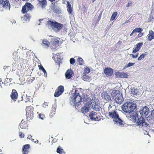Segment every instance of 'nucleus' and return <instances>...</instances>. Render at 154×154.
Returning <instances> with one entry per match:
<instances>
[{"label": "nucleus", "instance_id": "obj_48", "mask_svg": "<svg viewBox=\"0 0 154 154\" xmlns=\"http://www.w3.org/2000/svg\"><path fill=\"white\" fill-rule=\"evenodd\" d=\"M130 56H132V57L134 58H136L138 56V54H136L135 55H134L133 54H130Z\"/></svg>", "mask_w": 154, "mask_h": 154}, {"label": "nucleus", "instance_id": "obj_34", "mask_svg": "<svg viewBox=\"0 0 154 154\" xmlns=\"http://www.w3.org/2000/svg\"><path fill=\"white\" fill-rule=\"evenodd\" d=\"M147 54V52H145L144 54H141L139 57L138 58V60H142L145 57V56Z\"/></svg>", "mask_w": 154, "mask_h": 154}, {"label": "nucleus", "instance_id": "obj_30", "mask_svg": "<svg viewBox=\"0 0 154 154\" xmlns=\"http://www.w3.org/2000/svg\"><path fill=\"white\" fill-rule=\"evenodd\" d=\"M87 74L85 73H83L82 77L83 80L86 81H88L90 79L89 76Z\"/></svg>", "mask_w": 154, "mask_h": 154}, {"label": "nucleus", "instance_id": "obj_19", "mask_svg": "<svg viewBox=\"0 0 154 154\" xmlns=\"http://www.w3.org/2000/svg\"><path fill=\"white\" fill-rule=\"evenodd\" d=\"M101 97L102 98L106 101H109L111 100L110 96L108 95L107 92L103 91L101 94Z\"/></svg>", "mask_w": 154, "mask_h": 154}, {"label": "nucleus", "instance_id": "obj_33", "mask_svg": "<svg viewBox=\"0 0 154 154\" xmlns=\"http://www.w3.org/2000/svg\"><path fill=\"white\" fill-rule=\"evenodd\" d=\"M143 29L141 28H137L133 30V33L140 32L142 31Z\"/></svg>", "mask_w": 154, "mask_h": 154}, {"label": "nucleus", "instance_id": "obj_20", "mask_svg": "<svg viewBox=\"0 0 154 154\" xmlns=\"http://www.w3.org/2000/svg\"><path fill=\"white\" fill-rule=\"evenodd\" d=\"M143 45V43H139L137 44L135 48L133 49V53H135L138 51Z\"/></svg>", "mask_w": 154, "mask_h": 154}, {"label": "nucleus", "instance_id": "obj_8", "mask_svg": "<svg viewBox=\"0 0 154 154\" xmlns=\"http://www.w3.org/2000/svg\"><path fill=\"white\" fill-rule=\"evenodd\" d=\"M136 122V125L139 127L146 128L149 125V124L145 122L144 118L141 116L138 119L137 121Z\"/></svg>", "mask_w": 154, "mask_h": 154}, {"label": "nucleus", "instance_id": "obj_43", "mask_svg": "<svg viewBox=\"0 0 154 154\" xmlns=\"http://www.w3.org/2000/svg\"><path fill=\"white\" fill-rule=\"evenodd\" d=\"M19 136L20 138H23L24 137V134L23 133L21 132H19Z\"/></svg>", "mask_w": 154, "mask_h": 154}, {"label": "nucleus", "instance_id": "obj_27", "mask_svg": "<svg viewBox=\"0 0 154 154\" xmlns=\"http://www.w3.org/2000/svg\"><path fill=\"white\" fill-rule=\"evenodd\" d=\"M38 4L39 5L41 6L42 8H45L47 5V1L46 0L39 1Z\"/></svg>", "mask_w": 154, "mask_h": 154}, {"label": "nucleus", "instance_id": "obj_41", "mask_svg": "<svg viewBox=\"0 0 154 154\" xmlns=\"http://www.w3.org/2000/svg\"><path fill=\"white\" fill-rule=\"evenodd\" d=\"M150 118L151 119H154V109L151 111Z\"/></svg>", "mask_w": 154, "mask_h": 154}, {"label": "nucleus", "instance_id": "obj_22", "mask_svg": "<svg viewBox=\"0 0 154 154\" xmlns=\"http://www.w3.org/2000/svg\"><path fill=\"white\" fill-rule=\"evenodd\" d=\"M147 38H148V40L149 41H151L154 38V32L152 30H151L149 31Z\"/></svg>", "mask_w": 154, "mask_h": 154}, {"label": "nucleus", "instance_id": "obj_31", "mask_svg": "<svg viewBox=\"0 0 154 154\" xmlns=\"http://www.w3.org/2000/svg\"><path fill=\"white\" fill-rule=\"evenodd\" d=\"M52 10H53L54 12L58 14L60 12L59 9L57 8V6L55 5H54L52 7Z\"/></svg>", "mask_w": 154, "mask_h": 154}, {"label": "nucleus", "instance_id": "obj_59", "mask_svg": "<svg viewBox=\"0 0 154 154\" xmlns=\"http://www.w3.org/2000/svg\"><path fill=\"white\" fill-rule=\"evenodd\" d=\"M43 19H40L39 20V21L40 23L43 20Z\"/></svg>", "mask_w": 154, "mask_h": 154}, {"label": "nucleus", "instance_id": "obj_1", "mask_svg": "<svg viewBox=\"0 0 154 154\" xmlns=\"http://www.w3.org/2000/svg\"><path fill=\"white\" fill-rule=\"evenodd\" d=\"M109 111L108 115L110 118L113 119L115 123L118 125L123 126L124 125V122L119 118L116 110L115 109H113L111 107L109 108Z\"/></svg>", "mask_w": 154, "mask_h": 154}, {"label": "nucleus", "instance_id": "obj_7", "mask_svg": "<svg viewBox=\"0 0 154 154\" xmlns=\"http://www.w3.org/2000/svg\"><path fill=\"white\" fill-rule=\"evenodd\" d=\"M26 116L27 119H33L34 116L33 111L34 108L31 106H26Z\"/></svg>", "mask_w": 154, "mask_h": 154}, {"label": "nucleus", "instance_id": "obj_63", "mask_svg": "<svg viewBox=\"0 0 154 154\" xmlns=\"http://www.w3.org/2000/svg\"><path fill=\"white\" fill-rule=\"evenodd\" d=\"M153 4H152V7H153Z\"/></svg>", "mask_w": 154, "mask_h": 154}, {"label": "nucleus", "instance_id": "obj_25", "mask_svg": "<svg viewBox=\"0 0 154 154\" xmlns=\"http://www.w3.org/2000/svg\"><path fill=\"white\" fill-rule=\"evenodd\" d=\"M50 43L49 41L47 39H45L43 40L42 45L45 48H48L49 46Z\"/></svg>", "mask_w": 154, "mask_h": 154}, {"label": "nucleus", "instance_id": "obj_4", "mask_svg": "<svg viewBox=\"0 0 154 154\" xmlns=\"http://www.w3.org/2000/svg\"><path fill=\"white\" fill-rule=\"evenodd\" d=\"M82 90L81 88L76 89L72 95L71 99L74 104H78L81 101L82 99L81 95L82 94Z\"/></svg>", "mask_w": 154, "mask_h": 154}, {"label": "nucleus", "instance_id": "obj_60", "mask_svg": "<svg viewBox=\"0 0 154 154\" xmlns=\"http://www.w3.org/2000/svg\"><path fill=\"white\" fill-rule=\"evenodd\" d=\"M133 33V31H132V32L130 34V36H132V35H133V33Z\"/></svg>", "mask_w": 154, "mask_h": 154}, {"label": "nucleus", "instance_id": "obj_61", "mask_svg": "<svg viewBox=\"0 0 154 154\" xmlns=\"http://www.w3.org/2000/svg\"><path fill=\"white\" fill-rule=\"evenodd\" d=\"M23 1H28V0H22Z\"/></svg>", "mask_w": 154, "mask_h": 154}, {"label": "nucleus", "instance_id": "obj_23", "mask_svg": "<svg viewBox=\"0 0 154 154\" xmlns=\"http://www.w3.org/2000/svg\"><path fill=\"white\" fill-rule=\"evenodd\" d=\"M20 128L23 129H26L28 127L27 122H26L23 121L22 120L20 124Z\"/></svg>", "mask_w": 154, "mask_h": 154}, {"label": "nucleus", "instance_id": "obj_39", "mask_svg": "<svg viewBox=\"0 0 154 154\" xmlns=\"http://www.w3.org/2000/svg\"><path fill=\"white\" fill-rule=\"evenodd\" d=\"M63 150V149L61 148L60 146H59L57 149V152L60 154L61 153H62V152Z\"/></svg>", "mask_w": 154, "mask_h": 154}, {"label": "nucleus", "instance_id": "obj_62", "mask_svg": "<svg viewBox=\"0 0 154 154\" xmlns=\"http://www.w3.org/2000/svg\"><path fill=\"white\" fill-rule=\"evenodd\" d=\"M93 2H94L96 0H92Z\"/></svg>", "mask_w": 154, "mask_h": 154}, {"label": "nucleus", "instance_id": "obj_29", "mask_svg": "<svg viewBox=\"0 0 154 154\" xmlns=\"http://www.w3.org/2000/svg\"><path fill=\"white\" fill-rule=\"evenodd\" d=\"M67 10L69 14H72V8L71 7V4L68 1L67 2Z\"/></svg>", "mask_w": 154, "mask_h": 154}, {"label": "nucleus", "instance_id": "obj_35", "mask_svg": "<svg viewBox=\"0 0 154 154\" xmlns=\"http://www.w3.org/2000/svg\"><path fill=\"white\" fill-rule=\"evenodd\" d=\"M38 67L39 69L42 70L43 72H44V74H47V72L46 70L44 69L42 65H39L38 66Z\"/></svg>", "mask_w": 154, "mask_h": 154}, {"label": "nucleus", "instance_id": "obj_11", "mask_svg": "<svg viewBox=\"0 0 154 154\" xmlns=\"http://www.w3.org/2000/svg\"><path fill=\"white\" fill-rule=\"evenodd\" d=\"M21 100H24L26 103L32 101V94L27 93L25 95L23 94Z\"/></svg>", "mask_w": 154, "mask_h": 154}, {"label": "nucleus", "instance_id": "obj_55", "mask_svg": "<svg viewBox=\"0 0 154 154\" xmlns=\"http://www.w3.org/2000/svg\"><path fill=\"white\" fill-rule=\"evenodd\" d=\"M131 92L132 94L134 95H136L137 94V93H135L134 91H131Z\"/></svg>", "mask_w": 154, "mask_h": 154}, {"label": "nucleus", "instance_id": "obj_12", "mask_svg": "<svg viewBox=\"0 0 154 154\" xmlns=\"http://www.w3.org/2000/svg\"><path fill=\"white\" fill-rule=\"evenodd\" d=\"M0 5L4 8L10 10L11 5L8 0H0Z\"/></svg>", "mask_w": 154, "mask_h": 154}, {"label": "nucleus", "instance_id": "obj_17", "mask_svg": "<svg viewBox=\"0 0 154 154\" xmlns=\"http://www.w3.org/2000/svg\"><path fill=\"white\" fill-rule=\"evenodd\" d=\"M73 72L71 69H68L65 73V77L66 79H70L72 76Z\"/></svg>", "mask_w": 154, "mask_h": 154}, {"label": "nucleus", "instance_id": "obj_51", "mask_svg": "<svg viewBox=\"0 0 154 154\" xmlns=\"http://www.w3.org/2000/svg\"><path fill=\"white\" fill-rule=\"evenodd\" d=\"M132 3L131 2H128V4L126 5V7H129L132 5Z\"/></svg>", "mask_w": 154, "mask_h": 154}, {"label": "nucleus", "instance_id": "obj_50", "mask_svg": "<svg viewBox=\"0 0 154 154\" xmlns=\"http://www.w3.org/2000/svg\"><path fill=\"white\" fill-rule=\"evenodd\" d=\"M48 105V103L46 102H44L43 105V106L44 108L46 107Z\"/></svg>", "mask_w": 154, "mask_h": 154}, {"label": "nucleus", "instance_id": "obj_52", "mask_svg": "<svg viewBox=\"0 0 154 154\" xmlns=\"http://www.w3.org/2000/svg\"><path fill=\"white\" fill-rule=\"evenodd\" d=\"M32 140L33 142H35V143H38L39 141L38 140H35L34 139H33V138H32Z\"/></svg>", "mask_w": 154, "mask_h": 154}, {"label": "nucleus", "instance_id": "obj_53", "mask_svg": "<svg viewBox=\"0 0 154 154\" xmlns=\"http://www.w3.org/2000/svg\"><path fill=\"white\" fill-rule=\"evenodd\" d=\"M29 152H22L23 154H29Z\"/></svg>", "mask_w": 154, "mask_h": 154}, {"label": "nucleus", "instance_id": "obj_64", "mask_svg": "<svg viewBox=\"0 0 154 154\" xmlns=\"http://www.w3.org/2000/svg\"><path fill=\"white\" fill-rule=\"evenodd\" d=\"M0 154H3L2 153H0Z\"/></svg>", "mask_w": 154, "mask_h": 154}, {"label": "nucleus", "instance_id": "obj_47", "mask_svg": "<svg viewBox=\"0 0 154 154\" xmlns=\"http://www.w3.org/2000/svg\"><path fill=\"white\" fill-rule=\"evenodd\" d=\"M143 33H141V32H139V33L138 34L137 37H136V38H137L140 37H141L143 36Z\"/></svg>", "mask_w": 154, "mask_h": 154}, {"label": "nucleus", "instance_id": "obj_3", "mask_svg": "<svg viewBox=\"0 0 154 154\" xmlns=\"http://www.w3.org/2000/svg\"><path fill=\"white\" fill-rule=\"evenodd\" d=\"M136 107L137 106L135 103L127 101L122 105V109L125 112L130 113L133 112Z\"/></svg>", "mask_w": 154, "mask_h": 154}, {"label": "nucleus", "instance_id": "obj_36", "mask_svg": "<svg viewBox=\"0 0 154 154\" xmlns=\"http://www.w3.org/2000/svg\"><path fill=\"white\" fill-rule=\"evenodd\" d=\"M37 113L39 118L41 119L42 120H43L45 118V115L44 114L40 113L38 112Z\"/></svg>", "mask_w": 154, "mask_h": 154}, {"label": "nucleus", "instance_id": "obj_5", "mask_svg": "<svg viewBox=\"0 0 154 154\" xmlns=\"http://www.w3.org/2000/svg\"><path fill=\"white\" fill-rule=\"evenodd\" d=\"M112 97H115V100L117 103L121 104L124 101L122 95L119 90L113 91L112 93ZM114 98V97H113Z\"/></svg>", "mask_w": 154, "mask_h": 154}, {"label": "nucleus", "instance_id": "obj_21", "mask_svg": "<svg viewBox=\"0 0 154 154\" xmlns=\"http://www.w3.org/2000/svg\"><path fill=\"white\" fill-rule=\"evenodd\" d=\"M56 106L55 105H53L51 109V111L49 114L50 117H53L55 114L56 110Z\"/></svg>", "mask_w": 154, "mask_h": 154}, {"label": "nucleus", "instance_id": "obj_56", "mask_svg": "<svg viewBox=\"0 0 154 154\" xmlns=\"http://www.w3.org/2000/svg\"><path fill=\"white\" fill-rule=\"evenodd\" d=\"M55 142H56V139H53L51 142L52 144L53 143H54Z\"/></svg>", "mask_w": 154, "mask_h": 154}, {"label": "nucleus", "instance_id": "obj_32", "mask_svg": "<svg viewBox=\"0 0 154 154\" xmlns=\"http://www.w3.org/2000/svg\"><path fill=\"white\" fill-rule=\"evenodd\" d=\"M117 14L118 13L117 12H114L111 17L110 20L112 21L114 20L117 16Z\"/></svg>", "mask_w": 154, "mask_h": 154}, {"label": "nucleus", "instance_id": "obj_10", "mask_svg": "<svg viewBox=\"0 0 154 154\" xmlns=\"http://www.w3.org/2000/svg\"><path fill=\"white\" fill-rule=\"evenodd\" d=\"M139 112L142 117H147V116L149 113V109L147 106H145L142 108Z\"/></svg>", "mask_w": 154, "mask_h": 154}, {"label": "nucleus", "instance_id": "obj_40", "mask_svg": "<svg viewBox=\"0 0 154 154\" xmlns=\"http://www.w3.org/2000/svg\"><path fill=\"white\" fill-rule=\"evenodd\" d=\"M77 61L79 63V65H82L83 62V60L82 58H81V57L79 58L77 60Z\"/></svg>", "mask_w": 154, "mask_h": 154}, {"label": "nucleus", "instance_id": "obj_2", "mask_svg": "<svg viewBox=\"0 0 154 154\" xmlns=\"http://www.w3.org/2000/svg\"><path fill=\"white\" fill-rule=\"evenodd\" d=\"M46 26L48 28H51L56 32H58L63 27V24L55 20H48L46 22Z\"/></svg>", "mask_w": 154, "mask_h": 154}, {"label": "nucleus", "instance_id": "obj_46", "mask_svg": "<svg viewBox=\"0 0 154 154\" xmlns=\"http://www.w3.org/2000/svg\"><path fill=\"white\" fill-rule=\"evenodd\" d=\"M102 13H103V11H101L99 14L98 16V17L97 18V19L98 21L100 20L101 19V17L102 16Z\"/></svg>", "mask_w": 154, "mask_h": 154}, {"label": "nucleus", "instance_id": "obj_57", "mask_svg": "<svg viewBox=\"0 0 154 154\" xmlns=\"http://www.w3.org/2000/svg\"><path fill=\"white\" fill-rule=\"evenodd\" d=\"M12 1L14 2H17L19 1L20 0H11Z\"/></svg>", "mask_w": 154, "mask_h": 154}, {"label": "nucleus", "instance_id": "obj_44", "mask_svg": "<svg viewBox=\"0 0 154 154\" xmlns=\"http://www.w3.org/2000/svg\"><path fill=\"white\" fill-rule=\"evenodd\" d=\"M70 64L73 65L75 62V60L73 58H71L70 60Z\"/></svg>", "mask_w": 154, "mask_h": 154}, {"label": "nucleus", "instance_id": "obj_37", "mask_svg": "<svg viewBox=\"0 0 154 154\" xmlns=\"http://www.w3.org/2000/svg\"><path fill=\"white\" fill-rule=\"evenodd\" d=\"M25 15L24 17L26 18V20H29L31 17L30 14L29 13H26L24 14Z\"/></svg>", "mask_w": 154, "mask_h": 154}, {"label": "nucleus", "instance_id": "obj_45", "mask_svg": "<svg viewBox=\"0 0 154 154\" xmlns=\"http://www.w3.org/2000/svg\"><path fill=\"white\" fill-rule=\"evenodd\" d=\"M11 81L10 79H9L8 78H6L5 79L4 84L7 83L8 82H10Z\"/></svg>", "mask_w": 154, "mask_h": 154}, {"label": "nucleus", "instance_id": "obj_24", "mask_svg": "<svg viewBox=\"0 0 154 154\" xmlns=\"http://www.w3.org/2000/svg\"><path fill=\"white\" fill-rule=\"evenodd\" d=\"M89 106L85 105L82 107L81 109V112L83 114H85L89 111Z\"/></svg>", "mask_w": 154, "mask_h": 154}, {"label": "nucleus", "instance_id": "obj_9", "mask_svg": "<svg viewBox=\"0 0 154 154\" xmlns=\"http://www.w3.org/2000/svg\"><path fill=\"white\" fill-rule=\"evenodd\" d=\"M101 114L100 112H96L92 111L90 113L89 116L90 119L92 120L99 121L101 119Z\"/></svg>", "mask_w": 154, "mask_h": 154}, {"label": "nucleus", "instance_id": "obj_38", "mask_svg": "<svg viewBox=\"0 0 154 154\" xmlns=\"http://www.w3.org/2000/svg\"><path fill=\"white\" fill-rule=\"evenodd\" d=\"M135 64V63H129L128 64H126L123 69L128 68L131 66H133Z\"/></svg>", "mask_w": 154, "mask_h": 154}, {"label": "nucleus", "instance_id": "obj_14", "mask_svg": "<svg viewBox=\"0 0 154 154\" xmlns=\"http://www.w3.org/2000/svg\"><path fill=\"white\" fill-rule=\"evenodd\" d=\"M116 78H128V75L127 72H117L115 73Z\"/></svg>", "mask_w": 154, "mask_h": 154}, {"label": "nucleus", "instance_id": "obj_18", "mask_svg": "<svg viewBox=\"0 0 154 154\" xmlns=\"http://www.w3.org/2000/svg\"><path fill=\"white\" fill-rule=\"evenodd\" d=\"M127 117L130 120H131L134 122H136L137 118V116L136 114H134L133 113L131 112L128 114Z\"/></svg>", "mask_w": 154, "mask_h": 154}, {"label": "nucleus", "instance_id": "obj_42", "mask_svg": "<svg viewBox=\"0 0 154 154\" xmlns=\"http://www.w3.org/2000/svg\"><path fill=\"white\" fill-rule=\"evenodd\" d=\"M84 73L86 74L89 73L90 71V69L88 67H86L84 70Z\"/></svg>", "mask_w": 154, "mask_h": 154}, {"label": "nucleus", "instance_id": "obj_58", "mask_svg": "<svg viewBox=\"0 0 154 154\" xmlns=\"http://www.w3.org/2000/svg\"><path fill=\"white\" fill-rule=\"evenodd\" d=\"M8 68V66H5L3 67V69H6L7 68Z\"/></svg>", "mask_w": 154, "mask_h": 154}, {"label": "nucleus", "instance_id": "obj_16", "mask_svg": "<svg viewBox=\"0 0 154 154\" xmlns=\"http://www.w3.org/2000/svg\"><path fill=\"white\" fill-rule=\"evenodd\" d=\"M104 74L107 76H110L113 73V70L112 69L110 68H105L104 70Z\"/></svg>", "mask_w": 154, "mask_h": 154}, {"label": "nucleus", "instance_id": "obj_49", "mask_svg": "<svg viewBox=\"0 0 154 154\" xmlns=\"http://www.w3.org/2000/svg\"><path fill=\"white\" fill-rule=\"evenodd\" d=\"M153 20V17L152 16H150L149 18H148V21L149 22H151Z\"/></svg>", "mask_w": 154, "mask_h": 154}, {"label": "nucleus", "instance_id": "obj_6", "mask_svg": "<svg viewBox=\"0 0 154 154\" xmlns=\"http://www.w3.org/2000/svg\"><path fill=\"white\" fill-rule=\"evenodd\" d=\"M34 8V6L29 2H26L23 6L21 10L22 14H24L32 11Z\"/></svg>", "mask_w": 154, "mask_h": 154}, {"label": "nucleus", "instance_id": "obj_26", "mask_svg": "<svg viewBox=\"0 0 154 154\" xmlns=\"http://www.w3.org/2000/svg\"><path fill=\"white\" fill-rule=\"evenodd\" d=\"M30 146L29 144H25L23 146L22 148V152H29Z\"/></svg>", "mask_w": 154, "mask_h": 154}, {"label": "nucleus", "instance_id": "obj_15", "mask_svg": "<svg viewBox=\"0 0 154 154\" xmlns=\"http://www.w3.org/2000/svg\"><path fill=\"white\" fill-rule=\"evenodd\" d=\"M11 97L14 101L15 102L18 97V93L15 89H13L11 95Z\"/></svg>", "mask_w": 154, "mask_h": 154}, {"label": "nucleus", "instance_id": "obj_28", "mask_svg": "<svg viewBox=\"0 0 154 154\" xmlns=\"http://www.w3.org/2000/svg\"><path fill=\"white\" fill-rule=\"evenodd\" d=\"M53 45L57 46L58 45L59 41L57 38L53 39L51 42Z\"/></svg>", "mask_w": 154, "mask_h": 154}, {"label": "nucleus", "instance_id": "obj_54", "mask_svg": "<svg viewBox=\"0 0 154 154\" xmlns=\"http://www.w3.org/2000/svg\"><path fill=\"white\" fill-rule=\"evenodd\" d=\"M32 136L31 135H28L27 138L30 139L31 138H32Z\"/></svg>", "mask_w": 154, "mask_h": 154}, {"label": "nucleus", "instance_id": "obj_13", "mask_svg": "<svg viewBox=\"0 0 154 154\" xmlns=\"http://www.w3.org/2000/svg\"><path fill=\"white\" fill-rule=\"evenodd\" d=\"M64 91V87L63 85H60L58 87L54 94L55 97H57L61 95Z\"/></svg>", "mask_w": 154, "mask_h": 154}]
</instances>
